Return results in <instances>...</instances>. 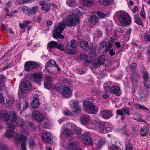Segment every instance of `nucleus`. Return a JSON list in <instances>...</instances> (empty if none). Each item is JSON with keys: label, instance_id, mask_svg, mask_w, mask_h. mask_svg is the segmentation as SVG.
I'll return each mask as SVG.
<instances>
[{"label": "nucleus", "instance_id": "7ed1b4c3", "mask_svg": "<svg viewBox=\"0 0 150 150\" xmlns=\"http://www.w3.org/2000/svg\"><path fill=\"white\" fill-rule=\"evenodd\" d=\"M83 8L80 7L76 8L73 11L72 15L70 16L69 19L67 22V26H74L79 23V16L80 15L83 13L81 11L83 10Z\"/></svg>", "mask_w": 150, "mask_h": 150}, {"label": "nucleus", "instance_id": "774afa93", "mask_svg": "<svg viewBox=\"0 0 150 150\" xmlns=\"http://www.w3.org/2000/svg\"><path fill=\"white\" fill-rule=\"evenodd\" d=\"M0 150H8L7 146L6 145H1L0 146Z\"/></svg>", "mask_w": 150, "mask_h": 150}, {"label": "nucleus", "instance_id": "f8f14e48", "mask_svg": "<svg viewBox=\"0 0 150 150\" xmlns=\"http://www.w3.org/2000/svg\"><path fill=\"white\" fill-rule=\"evenodd\" d=\"M38 8L37 6L33 7L30 8L28 6H25L22 8V9L24 14L30 16L36 14L38 11Z\"/></svg>", "mask_w": 150, "mask_h": 150}, {"label": "nucleus", "instance_id": "13d9d810", "mask_svg": "<svg viewBox=\"0 0 150 150\" xmlns=\"http://www.w3.org/2000/svg\"><path fill=\"white\" fill-rule=\"evenodd\" d=\"M97 14L100 18H104L106 16V15L104 13L101 12H98Z\"/></svg>", "mask_w": 150, "mask_h": 150}, {"label": "nucleus", "instance_id": "4468645a", "mask_svg": "<svg viewBox=\"0 0 150 150\" xmlns=\"http://www.w3.org/2000/svg\"><path fill=\"white\" fill-rule=\"evenodd\" d=\"M81 139L83 143L86 145H92L93 142L88 133L83 134L81 136Z\"/></svg>", "mask_w": 150, "mask_h": 150}, {"label": "nucleus", "instance_id": "de8ad7c7", "mask_svg": "<svg viewBox=\"0 0 150 150\" xmlns=\"http://www.w3.org/2000/svg\"><path fill=\"white\" fill-rule=\"evenodd\" d=\"M136 106L137 108H139L140 110L142 109L143 110H146L147 111H148V108L140 104H136Z\"/></svg>", "mask_w": 150, "mask_h": 150}, {"label": "nucleus", "instance_id": "473e14b6", "mask_svg": "<svg viewBox=\"0 0 150 150\" xmlns=\"http://www.w3.org/2000/svg\"><path fill=\"white\" fill-rule=\"evenodd\" d=\"M28 143L30 148H33L36 145L35 141L32 137L29 138Z\"/></svg>", "mask_w": 150, "mask_h": 150}, {"label": "nucleus", "instance_id": "3c124183", "mask_svg": "<svg viewBox=\"0 0 150 150\" xmlns=\"http://www.w3.org/2000/svg\"><path fill=\"white\" fill-rule=\"evenodd\" d=\"M93 65L94 69H97L100 66L101 64L100 61H97L94 62L93 64Z\"/></svg>", "mask_w": 150, "mask_h": 150}, {"label": "nucleus", "instance_id": "72a5a7b5", "mask_svg": "<svg viewBox=\"0 0 150 150\" xmlns=\"http://www.w3.org/2000/svg\"><path fill=\"white\" fill-rule=\"evenodd\" d=\"M32 76L34 79H38L40 80L42 79L43 77L42 72H40L33 73Z\"/></svg>", "mask_w": 150, "mask_h": 150}, {"label": "nucleus", "instance_id": "37998d69", "mask_svg": "<svg viewBox=\"0 0 150 150\" xmlns=\"http://www.w3.org/2000/svg\"><path fill=\"white\" fill-rule=\"evenodd\" d=\"M123 112L125 114H126L128 115H131L130 113V109L129 107H125L122 109Z\"/></svg>", "mask_w": 150, "mask_h": 150}, {"label": "nucleus", "instance_id": "052dcab7", "mask_svg": "<svg viewBox=\"0 0 150 150\" xmlns=\"http://www.w3.org/2000/svg\"><path fill=\"white\" fill-rule=\"evenodd\" d=\"M126 150H133V148L132 145L129 144H127L125 146Z\"/></svg>", "mask_w": 150, "mask_h": 150}, {"label": "nucleus", "instance_id": "412c9836", "mask_svg": "<svg viewBox=\"0 0 150 150\" xmlns=\"http://www.w3.org/2000/svg\"><path fill=\"white\" fill-rule=\"evenodd\" d=\"M79 45L80 47L83 50H87L89 49V45L87 41H80Z\"/></svg>", "mask_w": 150, "mask_h": 150}, {"label": "nucleus", "instance_id": "603ef678", "mask_svg": "<svg viewBox=\"0 0 150 150\" xmlns=\"http://www.w3.org/2000/svg\"><path fill=\"white\" fill-rule=\"evenodd\" d=\"M18 12V11L17 10H15L10 12V13L7 14V16L11 17H13L15 16L14 14L15 13H17Z\"/></svg>", "mask_w": 150, "mask_h": 150}, {"label": "nucleus", "instance_id": "c85d7f7f", "mask_svg": "<svg viewBox=\"0 0 150 150\" xmlns=\"http://www.w3.org/2000/svg\"><path fill=\"white\" fill-rule=\"evenodd\" d=\"M51 3H47L45 4V6H43L41 7V9L42 10H45L46 12H49L51 9Z\"/></svg>", "mask_w": 150, "mask_h": 150}, {"label": "nucleus", "instance_id": "e2e57ef3", "mask_svg": "<svg viewBox=\"0 0 150 150\" xmlns=\"http://www.w3.org/2000/svg\"><path fill=\"white\" fill-rule=\"evenodd\" d=\"M116 113L118 115L123 116L124 115V113L122 110L120 109L117 110L116 111Z\"/></svg>", "mask_w": 150, "mask_h": 150}, {"label": "nucleus", "instance_id": "8fccbe9b", "mask_svg": "<svg viewBox=\"0 0 150 150\" xmlns=\"http://www.w3.org/2000/svg\"><path fill=\"white\" fill-rule=\"evenodd\" d=\"M31 105L32 108L34 109L38 108L40 105V103H36L34 101L31 103Z\"/></svg>", "mask_w": 150, "mask_h": 150}, {"label": "nucleus", "instance_id": "a19ab883", "mask_svg": "<svg viewBox=\"0 0 150 150\" xmlns=\"http://www.w3.org/2000/svg\"><path fill=\"white\" fill-rule=\"evenodd\" d=\"M11 2L8 1L7 2L5 6V8L4 9L3 11L6 12H8L9 11V8L11 7Z\"/></svg>", "mask_w": 150, "mask_h": 150}, {"label": "nucleus", "instance_id": "f257e3e1", "mask_svg": "<svg viewBox=\"0 0 150 150\" xmlns=\"http://www.w3.org/2000/svg\"><path fill=\"white\" fill-rule=\"evenodd\" d=\"M12 116L10 117V115L6 110H2L0 111V119L6 122H7L10 118L11 123H7V129L6 130V132L5 136L8 138H10L13 136L12 134L14 131L15 127L20 126L15 113L12 112Z\"/></svg>", "mask_w": 150, "mask_h": 150}, {"label": "nucleus", "instance_id": "a211bd4d", "mask_svg": "<svg viewBox=\"0 0 150 150\" xmlns=\"http://www.w3.org/2000/svg\"><path fill=\"white\" fill-rule=\"evenodd\" d=\"M109 91L112 93L119 96L122 93L119 86L117 85L113 84L110 88Z\"/></svg>", "mask_w": 150, "mask_h": 150}, {"label": "nucleus", "instance_id": "f03ea898", "mask_svg": "<svg viewBox=\"0 0 150 150\" xmlns=\"http://www.w3.org/2000/svg\"><path fill=\"white\" fill-rule=\"evenodd\" d=\"M92 125L94 129L97 130L103 134L111 132L114 130L112 125L107 122H96L95 124H92Z\"/></svg>", "mask_w": 150, "mask_h": 150}, {"label": "nucleus", "instance_id": "338daca9", "mask_svg": "<svg viewBox=\"0 0 150 150\" xmlns=\"http://www.w3.org/2000/svg\"><path fill=\"white\" fill-rule=\"evenodd\" d=\"M136 64L135 63H132L130 66V67L132 70H134L136 68Z\"/></svg>", "mask_w": 150, "mask_h": 150}, {"label": "nucleus", "instance_id": "6ab92c4d", "mask_svg": "<svg viewBox=\"0 0 150 150\" xmlns=\"http://www.w3.org/2000/svg\"><path fill=\"white\" fill-rule=\"evenodd\" d=\"M72 91L70 88L67 86L64 85L62 94L65 98L70 97L72 95Z\"/></svg>", "mask_w": 150, "mask_h": 150}, {"label": "nucleus", "instance_id": "393cba45", "mask_svg": "<svg viewBox=\"0 0 150 150\" xmlns=\"http://www.w3.org/2000/svg\"><path fill=\"white\" fill-rule=\"evenodd\" d=\"M83 4L86 6L91 7L95 2V0H82Z\"/></svg>", "mask_w": 150, "mask_h": 150}, {"label": "nucleus", "instance_id": "39448f33", "mask_svg": "<svg viewBox=\"0 0 150 150\" xmlns=\"http://www.w3.org/2000/svg\"><path fill=\"white\" fill-rule=\"evenodd\" d=\"M83 106L85 111L88 113L95 114L97 112L96 106L91 100L87 99L84 100Z\"/></svg>", "mask_w": 150, "mask_h": 150}, {"label": "nucleus", "instance_id": "0eeeda50", "mask_svg": "<svg viewBox=\"0 0 150 150\" xmlns=\"http://www.w3.org/2000/svg\"><path fill=\"white\" fill-rule=\"evenodd\" d=\"M66 24L64 22H59L58 26L56 27L53 32V36L55 39H64V37L61 33H63Z\"/></svg>", "mask_w": 150, "mask_h": 150}, {"label": "nucleus", "instance_id": "9b49d317", "mask_svg": "<svg viewBox=\"0 0 150 150\" xmlns=\"http://www.w3.org/2000/svg\"><path fill=\"white\" fill-rule=\"evenodd\" d=\"M70 108L75 112H78L81 110V106L79 105V102L77 99L70 100L69 102Z\"/></svg>", "mask_w": 150, "mask_h": 150}, {"label": "nucleus", "instance_id": "423d86ee", "mask_svg": "<svg viewBox=\"0 0 150 150\" xmlns=\"http://www.w3.org/2000/svg\"><path fill=\"white\" fill-rule=\"evenodd\" d=\"M117 16L118 20L120 23L124 25H130L131 24V18L127 13L120 11L117 13Z\"/></svg>", "mask_w": 150, "mask_h": 150}, {"label": "nucleus", "instance_id": "f3484780", "mask_svg": "<svg viewBox=\"0 0 150 150\" xmlns=\"http://www.w3.org/2000/svg\"><path fill=\"white\" fill-rule=\"evenodd\" d=\"M66 49L69 51L75 50L77 48V44L74 39H72L70 42H68L65 45Z\"/></svg>", "mask_w": 150, "mask_h": 150}, {"label": "nucleus", "instance_id": "4be33fe9", "mask_svg": "<svg viewBox=\"0 0 150 150\" xmlns=\"http://www.w3.org/2000/svg\"><path fill=\"white\" fill-rule=\"evenodd\" d=\"M90 117L88 115H83L81 118V122L83 125L88 124L90 120Z\"/></svg>", "mask_w": 150, "mask_h": 150}, {"label": "nucleus", "instance_id": "79ce46f5", "mask_svg": "<svg viewBox=\"0 0 150 150\" xmlns=\"http://www.w3.org/2000/svg\"><path fill=\"white\" fill-rule=\"evenodd\" d=\"M42 20V18L39 16H35L33 17V21L35 22L39 23Z\"/></svg>", "mask_w": 150, "mask_h": 150}, {"label": "nucleus", "instance_id": "1a4fd4ad", "mask_svg": "<svg viewBox=\"0 0 150 150\" xmlns=\"http://www.w3.org/2000/svg\"><path fill=\"white\" fill-rule=\"evenodd\" d=\"M40 67V64L33 61H26L24 64V69L29 72L34 69H38Z\"/></svg>", "mask_w": 150, "mask_h": 150}, {"label": "nucleus", "instance_id": "09e8293b", "mask_svg": "<svg viewBox=\"0 0 150 150\" xmlns=\"http://www.w3.org/2000/svg\"><path fill=\"white\" fill-rule=\"evenodd\" d=\"M74 132L75 134L77 135H80L82 133L81 129L79 127L75 128Z\"/></svg>", "mask_w": 150, "mask_h": 150}, {"label": "nucleus", "instance_id": "9d476101", "mask_svg": "<svg viewBox=\"0 0 150 150\" xmlns=\"http://www.w3.org/2000/svg\"><path fill=\"white\" fill-rule=\"evenodd\" d=\"M15 139L16 140V144L18 146L19 144V141L22 142V144H21V150H27L26 143L25 140L27 137L24 136L22 134H21L20 135L18 134H16L15 136Z\"/></svg>", "mask_w": 150, "mask_h": 150}, {"label": "nucleus", "instance_id": "6e6d98bb", "mask_svg": "<svg viewBox=\"0 0 150 150\" xmlns=\"http://www.w3.org/2000/svg\"><path fill=\"white\" fill-rule=\"evenodd\" d=\"M143 81L150 79V78L149 77L148 74V72L146 71L143 74Z\"/></svg>", "mask_w": 150, "mask_h": 150}, {"label": "nucleus", "instance_id": "ddd939ff", "mask_svg": "<svg viewBox=\"0 0 150 150\" xmlns=\"http://www.w3.org/2000/svg\"><path fill=\"white\" fill-rule=\"evenodd\" d=\"M54 48H56L62 51L64 50V46L63 45L60 44L55 41H50L47 44V49H52Z\"/></svg>", "mask_w": 150, "mask_h": 150}, {"label": "nucleus", "instance_id": "bb28decb", "mask_svg": "<svg viewBox=\"0 0 150 150\" xmlns=\"http://www.w3.org/2000/svg\"><path fill=\"white\" fill-rule=\"evenodd\" d=\"M76 147V144L74 142L69 143L65 146V148L69 150H74Z\"/></svg>", "mask_w": 150, "mask_h": 150}, {"label": "nucleus", "instance_id": "a878e982", "mask_svg": "<svg viewBox=\"0 0 150 150\" xmlns=\"http://www.w3.org/2000/svg\"><path fill=\"white\" fill-rule=\"evenodd\" d=\"M63 134L66 138L70 137L73 134V133L71 130L67 128L64 129Z\"/></svg>", "mask_w": 150, "mask_h": 150}, {"label": "nucleus", "instance_id": "2eb2a0df", "mask_svg": "<svg viewBox=\"0 0 150 150\" xmlns=\"http://www.w3.org/2000/svg\"><path fill=\"white\" fill-rule=\"evenodd\" d=\"M41 137L43 141L45 142L51 144L52 142V135L49 132H44L42 134Z\"/></svg>", "mask_w": 150, "mask_h": 150}, {"label": "nucleus", "instance_id": "b1692460", "mask_svg": "<svg viewBox=\"0 0 150 150\" xmlns=\"http://www.w3.org/2000/svg\"><path fill=\"white\" fill-rule=\"evenodd\" d=\"M134 19L135 23L137 24L142 26L143 25V22L140 19L138 14H136L134 15Z\"/></svg>", "mask_w": 150, "mask_h": 150}, {"label": "nucleus", "instance_id": "dca6fc26", "mask_svg": "<svg viewBox=\"0 0 150 150\" xmlns=\"http://www.w3.org/2000/svg\"><path fill=\"white\" fill-rule=\"evenodd\" d=\"M100 116L104 119H109L113 116L112 112L111 110H104L100 112Z\"/></svg>", "mask_w": 150, "mask_h": 150}, {"label": "nucleus", "instance_id": "c756f323", "mask_svg": "<svg viewBox=\"0 0 150 150\" xmlns=\"http://www.w3.org/2000/svg\"><path fill=\"white\" fill-rule=\"evenodd\" d=\"M142 94L140 96V99L141 100L143 101H145L146 100L147 97L148 95L147 90L142 91Z\"/></svg>", "mask_w": 150, "mask_h": 150}, {"label": "nucleus", "instance_id": "4d7b16f0", "mask_svg": "<svg viewBox=\"0 0 150 150\" xmlns=\"http://www.w3.org/2000/svg\"><path fill=\"white\" fill-rule=\"evenodd\" d=\"M140 15L143 19H145L146 18V15L144 8L141 10L140 12Z\"/></svg>", "mask_w": 150, "mask_h": 150}, {"label": "nucleus", "instance_id": "6e6552de", "mask_svg": "<svg viewBox=\"0 0 150 150\" xmlns=\"http://www.w3.org/2000/svg\"><path fill=\"white\" fill-rule=\"evenodd\" d=\"M32 84L30 81H22L19 85V92L22 94L25 93L30 90Z\"/></svg>", "mask_w": 150, "mask_h": 150}, {"label": "nucleus", "instance_id": "ea45409f", "mask_svg": "<svg viewBox=\"0 0 150 150\" xmlns=\"http://www.w3.org/2000/svg\"><path fill=\"white\" fill-rule=\"evenodd\" d=\"M130 79L132 84V85H137L136 84L138 81V80L136 76L132 75L130 77Z\"/></svg>", "mask_w": 150, "mask_h": 150}, {"label": "nucleus", "instance_id": "c03bdc74", "mask_svg": "<svg viewBox=\"0 0 150 150\" xmlns=\"http://www.w3.org/2000/svg\"><path fill=\"white\" fill-rule=\"evenodd\" d=\"M107 42L106 41H102L99 45V50H102L103 48H104L105 46H107Z\"/></svg>", "mask_w": 150, "mask_h": 150}, {"label": "nucleus", "instance_id": "f704fd0d", "mask_svg": "<svg viewBox=\"0 0 150 150\" xmlns=\"http://www.w3.org/2000/svg\"><path fill=\"white\" fill-rule=\"evenodd\" d=\"M113 41L112 38H111L108 42V46L105 48V51L108 52L112 47L113 45Z\"/></svg>", "mask_w": 150, "mask_h": 150}, {"label": "nucleus", "instance_id": "aec40b11", "mask_svg": "<svg viewBox=\"0 0 150 150\" xmlns=\"http://www.w3.org/2000/svg\"><path fill=\"white\" fill-rule=\"evenodd\" d=\"M52 78L50 76H47L44 80V87L46 89H49L52 86Z\"/></svg>", "mask_w": 150, "mask_h": 150}, {"label": "nucleus", "instance_id": "7c9ffc66", "mask_svg": "<svg viewBox=\"0 0 150 150\" xmlns=\"http://www.w3.org/2000/svg\"><path fill=\"white\" fill-rule=\"evenodd\" d=\"M92 93L93 96H99L101 93V91L98 88H94L92 89Z\"/></svg>", "mask_w": 150, "mask_h": 150}, {"label": "nucleus", "instance_id": "20e7f679", "mask_svg": "<svg viewBox=\"0 0 150 150\" xmlns=\"http://www.w3.org/2000/svg\"><path fill=\"white\" fill-rule=\"evenodd\" d=\"M33 116L36 121L40 122V125L42 128L46 129L49 127L48 120L39 111H34L33 113Z\"/></svg>", "mask_w": 150, "mask_h": 150}, {"label": "nucleus", "instance_id": "bf43d9fd", "mask_svg": "<svg viewBox=\"0 0 150 150\" xmlns=\"http://www.w3.org/2000/svg\"><path fill=\"white\" fill-rule=\"evenodd\" d=\"M64 87V86H61L58 87L56 88V90L58 91L60 93H62V92H63V90Z\"/></svg>", "mask_w": 150, "mask_h": 150}, {"label": "nucleus", "instance_id": "680f3d73", "mask_svg": "<svg viewBox=\"0 0 150 150\" xmlns=\"http://www.w3.org/2000/svg\"><path fill=\"white\" fill-rule=\"evenodd\" d=\"M24 102L25 103V104L23 105V109L22 110L23 111L27 108L28 107V106L29 105L28 103L26 101V100H25Z\"/></svg>", "mask_w": 150, "mask_h": 150}, {"label": "nucleus", "instance_id": "0e129e2a", "mask_svg": "<svg viewBox=\"0 0 150 150\" xmlns=\"http://www.w3.org/2000/svg\"><path fill=\"white\" fill-rule=\"evenodd\" d=\"M109 149L111 150H121L119 149L118 147L113 145L111 147H109Z\"/></svg>", "mask_w": 150, "mask_h": 150}, {"label": "nucleus", "instance_id": "5fc2aeb1", "mask_svg": "<svg viewBox=\"0 0 150 150\" xmlns=\"http://www.w3.org/2000/svg\"><path fill=\"white\" fill-rule=\"evenodd\" d=\"M144 39L145 41L147 42L150 41V35L148 33L146 35L144 36Z\"/></svg>", "mask_w": 150, "mask_h": 150}, {"label": "nucleus", "instance_id": "cd10ccee", "mask_svg": "<svg viewBox=\"0 0 150 150\" xmlns=\"http://www.w3.org/2000/svg\"><path fill=\"white\" fill-rule=\"evenodd\" d=\"M139 132H140V135L142 136H146L148 134L149 130L148 128L146 126L142 128Z\"/></svg>", "mask_w": 150, "mask_h": 150}, {"label": "nucleus", "instance_id": "a18cd8bd", "mask_svg": "<svg viewBox=\"0 0 150 150\" xmlns=\"http://www.w3.org/2000/svg\"><path fill=\"white\" fill-rule=\"evenodd\" d=\"M28 123L30 125V128L33 131H36L37 130V127L33 122L30 121H29Z\"/></svg>", "mask_w": 150, "mask_h": 150}, {"label": "nucleus", "instance_id": "58836bf2", "mask_svg": "<svg viewBox=\"0 0 150 150\" xmlns=\"http://www.w3.org/2000/svg\"><path fill=\"white\" fill-rule=\"evenodd\" d=\"M143 83L144 86L146 90L150 89V79L144 80Z\"/></svg>", "mask_w": 150, "mask_h": 150}, {"label": "nucleus", "instance_id": "864d4df0", "mask_svg": "<svg viewBox=\"0 0 150 150\" xmlns=\"http://www.w3.org/2000/svg\"><path fill=\"white\" fill-rule=\"evenodd\" d=\"M89 49L90 50L91 53L94 54L96 53V49L92 44L91 45L90 47H89Z\"/></svg>", "mask_w": 150, "mask_h": 150}, {"label": "nucleus", "instance_id": "4c0bfd02", "mask_svg": "<svg viewBox=\"0 0 150 150\" xmlns=\"http://www.w3.org/2000/svg\"><path fill=\"white\" fill-rule=\"evenodd\" d=\"M99 2L102 5L106 6L110 4L111 0H98Z\"/></svg>", "mask_w": 150, "mask_h": 150}, {"label": "nucleus", "instance_id": "69168bd1", "mask_svg": "<svg viewBox=\"0 0 150 150\" xmlns=\"http://www.w3.org/2000/svg\"><path fill=\"white\" fill-rule=\"evenodd\" d=\"M80 58L81 59L86 60L87 59L88 57L87 55L85 54H81L80 56Z\"/></svg>", "mask_w": 150, "mask_h": 150}, {"label": "nucleus", "instance_id": "c9c22d12", "mask_svg": "<svg viewBox=\"0 0 150 150\" xmlns=\"http://www.w3.org/2000/svg\"><path fill=\"white\" fill-rule=\"evenodd\" d=\"M66 4L69 7H72L76 5V0H66Z\"/></svg>", "mask_w": 150, "mask_h": 150}, {"label": "nucleus", "instance_id": "49530a36", "mask_svg": "<svg viewBox=\"0 0 150 150\" xmlns=\"http://www.w3.org/2000/svg\"><path fill=\"white\" fill-rule=\"evenodd\" d=\"M39 96L37 94H35L33 96V100L32 101H34L36 103H39Z\"/></svg>", "mask_w": 150, "mask_h": 150}, {"label": "nucleus", "instance_id": "5701e85b", "mask_svg": "<svg viewBox=\"0 0 150 150\" xmlns=\"http://www.w3.org/2000/svg\"><path fill=\"white\" fill-rule=\"evenodd\" d=\"M56 64L55 61L53 59L50 60L48 61L46 65V67H47V70L48 73L50 74L53 73L52 72L49 71L48 67L54 66Z\"/></svg>", "mask_w": 150, "mask_h": 150}, {"label": "nucleus", "instance_id": "2f4dec72", "mask_svg": "<svg viewBox=\"0 0 150 150\" xmlns=\"http://www.w3.org/2000/svg\"><path fill=\"white\" fill-rule=\"evenodd\" d=\"M98 18L94 15L91 16L89 17V21L91 24H95L97 23Z\"/></svg>", "mask_w": 150, "mask_h": 150}, {"label": "nucleus", "instance_id": "e433bc0d", "mask_svg": "<svg viewBox=\"0 0 150 150\" xmlns=\"http://www.w3.org/2000/svg\"><path fill=\"white\" fill-rule=\"evenodd\" d=\"M112 82L111 81H108L106 83H105L103 87L104 88L105 90L106 91L110 90V89L111 87V86L112 84Z\"/></svg>", "mask_w": 150, "mask_h": 150}]
</instances>
